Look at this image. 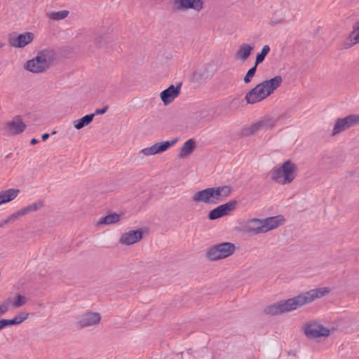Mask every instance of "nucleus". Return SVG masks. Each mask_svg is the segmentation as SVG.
I'll return each instance as SVG.
<instances>
[{"label": "nucleus", "instance_id": "24", "mask_svg": "<svg viewBox=\"0 0 359 359\" xmlns=\"http://www.w3.org/2000/svg\"><path fill=\"white\" fill-rule=\"evenodd\" d=\"M120 218H121L120 215H118L116 212H112V213H110V214L106 215L105 217H101L98 221V224L99 225H102V224L109 225V224H115V223H117L118 222H119Z\"/></svg>", "mask_w": 359, "mask_h": 359}, {"label": "nucleus", "instance_id": "5", "mask_svg": "<svg viewBox=\"0 0 359 359\" xmlns=\"http://www.w3.org/2000/svg\"><path fill=\"white\" fill-rule=\"evenodd\" d=\"M235 245L229 242H224L210 248L206 254V258L209 261H217L225 259L235 252Z\"/></svg>", "mask_w": 359, "mask_h": 359}, {"label": "nucleus", "instance_id": "23", "mask_svg": "<svg viewBox=\"0 0 359 359\" xmlns=\"http://www.w3.org/2000/svg\"><path fill=\"white\" fill-rule=\"evenodd\" d=\"M276 125V121L273 118H264L260 120L259 121L255 123V126L257 128V130H267Z\"/></svg>", "mask_w": 359, "mask_h": 359}, {"label": "nucleus", "instance_id": "42", "mask_svg": "<svg viewBox=\"0 0 359 359\" xmlns=\"http://www.w3.org/2000/svg\"><path fill=\"white\" fill-rule=\"evenodd\" d=\"M96 46L98 47V48H100L102 46V45L100 44V40L96 41Z\"/></svg>", "mask_w": 359, "mask_h": 359}, {"label": "nucleus", "instance_id": "8", "mask_svg": "<svg viewBox=\"0 0 359 359\" xmlns=\"http://www.w3.org/2000/svg\"><path fill=\"white\" fill-rule=\"evenodd\" d=\"M76 326L78 329L96 325L101 320V315L98 312L86 311L77 317Z\"/></svg>", "mask_w": 359, "mask_h": 359}, {"label": "nucleus", "instance_id": "30", "mask_svg": "<svg viewBox=\"0 0 359 359\" xmlns=\"http://www.w3.org/2000/svg\"><path fill=\"white\" fill-rule=\"evenodd\" d=\"M348 39L351 42V45L359 43V21L355 24L353 31L350 34Z\"/></svg>", "mask_w": 359, "mask_h": 359}, {"label": "nucleus", "instance_id": "26", "mask_svg": "<svg viewBox=\"0 0 359 359\" xmlns=\"http://www.w3.org/2000/svg\"><path fill=\"white\" fill-rule=\"evenodd\" d=\"M94 116L95 114H87L81 118L80 119L74 121V128L77 130L83 128L84 126L90 124L93 121Z\"/></svg>", "mask_w": 359, "mask_h": 359}, {"label": "nucleus", "instance_id": "17", "mask_svg": "<svg viewBox=\"0 0 359 359\" xmlns=\"http://www.w3.org/2000/svg\"><path fill=\"white\" fill-rule=\"evenodd\" d=\"M28 313L22 312L12 319H0V330L8 326L20 325L28 318Z\"/></svg>", "mask_w": 359, "mask_h": 359}, {"label": "nucleus", "instance_id": "41", "mask_svg": "<svg viewBox=\"0 0 359 359\" xmlns=\"http://www.w3.org/2000/svg\"><path fill=\"white\" fill-rule=\"evenodd\" d=\"M39 142V140L37 139H35V138H33L30 141V144L34 145V144H36Z\"/></svg>", "mask_w": 359, "mask_h": 359}, {"label": "nucleus", "instance_id": "32", "mask_svg": "<svg viewBox=\"0 0 359 359\" xmlns=\"http://www.w3.org/2000/svg\"><path fill=\"white\" fill-rule=\"evenodd\" d=\"M270 51V47L268 45H265L263 46L261 52L257 54L255 60V65H258L259 64L262 63L264 60L265 57L267 55V54Z\"/></svg>", "mask_w": 359, "mask_h": 359}, {"label": "nucleus", "instance_id": "33", "mask_svg": "<svg viewBox=\"0 0 359 359\" xmlns=\"http://www.w3.org/2000/svg\"><path fill=\"white\" fill-rule=\"evenodd\" d=\"M285 18L283 16L279 11H276L270 20V25L275 26L282 24L285 22Z\"/></svg>", "mask_w": 359, "mask_h": 359}, {"label": "nucleus", "instance_id": "36", "mask_svg": "<svg viewBox=\"0 0 359 359\" xmlns=\"http://www.w3.org/2000/svg\"><path fill=\"white\" fill-rule=\"evenodd\" d=\"M257 131L256 127L255 126V123L250 125V127L243 128L241 130V135L243 136H248L255 132Z\"/></svg>", "mask_w": 359, "mask_h": 359}, {"label": "nucleus", "instance_id": "3", "mask_svg": "<svg viewBox=\"0 0 359 359\" xmlns=\"http://www.w3.org/2000/svg\"><path fill=\"white\" fill-rule=\"evenodd\" d=\"M54 57L55 52L53 50H42L35 57L26 62L25 68L32 73L43 72L50 67Z\"/></svg>", "mask_w": 359, "mask_h": 359}, {"label": "nucleus", "instance_id": "31", "mask_svg": "<svg viewBox=\"0 0 359 359\" xmlns=\"http://www.w3.org/2000/svg\"><path fill=\"white\" fill-rule=\"evenodd\" d=\"M27 299L25 296L17 294L15 296L14 299L12 300L11 305L13 308L17 309L25 305L27 303Z\"/></svg>", "mask_w": 359, "mask_h": 359}, {"label": "nucleus", "instance_id": "16", "mask_svg": "<svg viewBox=\"0 0 359 359\" xmlns=\"http://www.w3.org/2000/svg\"><path fill=\"white\" fill-rule=\"evenodd\" d=\"M142 238V231L141 229L132 230L128 232L124 233L121 235L119 243L125 245H130L137 243Z\"/></svg>", "mask_w": 359, "mask_h": 359}, {"label": "nucleus", "instance_id": "13", "mask_svg": "<svg viewBox=\"0 0 359 359\" xmlns=\"http://www.w3.org/2000/svg\"><path fill=\"white\" fill-rule=\"evenodd\" d=\"M182 83L170 85L160 93V97L164 105L171 103L180 94Z\"/></svg>", "mask_w": 359, "mask_h": 359}, {"label": "nucleus", "instance_id": "37", "mask_svg": "<svg viewBox=\"0 0 359 359\" xmlns=\"http://www.w3.org/2000/svg\"><path fill=\"white\" fill-rule=\"evenodd\" d=\"M24 215L22 214L21 210L16 211L15 212L9 215L7 218L9 220V222H14L18 219L20 217H22Z\"/></svg>", "mask_w": 359, "mask_h": 359}, {"label": "nucleus", "instance_id": "20", "mask_svg": "<svg viewBox=\"0 0 359 359\" xmlns=\"http://www.w3.org/2000/svg\"><path fill=\"white\" fill-rule=\"evenodd\" d=\"M254 46L250 45L249 43H242L236 54V58L238 60L245 62L251 55Z\"/></svg>", "mask_w": 359, "mask_h": 359}, {"label": "nucleus", "instance_id": "40", "mask_svg": "<svg viewBox=\"0 0 359 359\" xmlns=\"http://www.w3.org/2000/svg\"><path fill=\"white\" fill-rule=\"evenodd\" d=\"M9 223V220L8 218H6L5 219H4L1 223H0V227H2L4 224H8Z\"/></svg>", "mask_w": 359, "mask_h": 359}, {"label": "nucleus", "instance_id": "2", "mask_svg": "<svg viewBox=\"0 0 359 359\" xmlns=\"http://www.w3.org/2000/svg\"><path fill=\"white\" fill-rule=\"evenodd\" d=\"M327 290L323 288H317L302 292L293 298L278 302L281 313L289 312L303 306L307 304L311 303L317 299L321 298L327 293Z\"/></svg>", "mask_w": 359, "mask_h": 359}, {"label": "nucleus", "instance_id": "11", "mask_svg": "<svg viewBox=\"0 0 359 359\" xmlns=\"http://www.w3.org/2000/svg\"><path fill=\"white\" fill-rule=\"evenodd\" d=\"M304 333L310 339H317L321 337H328L330 334V330L323 325L313 322L305 325Z\"/></svg>", "mask_w": 359, "mask_h": 359}, {"label": "nucleus", "instance_id": "1", "mask_svg": "<svg viewBox=\"0 0 359 359\" xmlns=\"http://www.w3.org/2000/svg\"><path fill=\"white\" fill-rule=\"evenodd\" d=\"M282 82L281 76H276L271 79L258 83L245 94V100L247 104H253L264 100L273 93Z\"/></svg>", "mask_w": 359, "mask_h": 359}, {"label": "nucleus", "instance_id": "34", "mask_svg": "<svg viewBox=\"0 0 359 359\" xmlns=\"http://www.w3.org/2000/svg\"><path fill=\"white\" fill-rule=\"evenodd\" d=\"M257 65H254L246 73L245 76L243 78V82L245 83H249L252 78L255 76L256 71H257Z\"/></svg>", "mask_w": 359, "mask_h": 359}, {"label": "nucleus", "instance_id": "27", "mask_svg": "<svg viewBox=\"0 0 359 359\" xmlns=\"http://www.w3.org/2000/svg\"><path fill=\"white\" fill-rule=\"evenodd\" d=\"M264 313L270 316H276L281 314L279 302L267 306L264 309Z\"/></svg>", "mask_w": 359, "mask_h": 359}, {"label": "nucleus", "instance_id": "35", "mask_svg": "<svg viewBox=\"0 0 359 359\" xmlns=\"http://www.w3.org/2000/svg\"><path fill=\"white\" fill-rule=\"evenodd\" d=\"M11 302L12 299L8 297L0 304V316H3L9 310Z\"/></svg>", "mask_w": 359, "mask_h": 359}, {"label": "nucleus", "instance_id": "9", "mask_svg": "<svg viewBox=\"0 0 359 359\" xmlns=\"http://www.w3.org/2000/svg\"><path fill=\"white\" fill-rule=\"evenodd\" d=\"M358 123V114H351L344 118H337L332 130V135H336Z\"/></svg>", "mask_w": 359, "mask_h": 359}, {"label": "nucleus", "instance_id": "19", "mask_svg": "<svg viewBox=\"0 0 359 359\" xmlns=\"http://www.w3.org/2000/svg\"><path fill=\"white\" fill-rule=\"evenodd\" d=\"M245 231L251 235H257L264 233L262 219H252L249 220L245 226Z\"/></svg>", "mask_w": 359, "mask_h": 359}, {"label": "nucleus", "instance_id": "15", "mask_svg": "<svg viewBox=\"0 0 359 359\" xmlns=\"http://www.w3.org/2000/svg\"><path fill=\"white\" fill-rule=\"evenodd\" d=\"M34 38V35L32 32H25L19 34L16 37L9 39V43L14 48H23L26 45L31 43Z\"/></svg>", "mask_w": 359, "mask_h": 359}, {"label": "nucleus", "instance_id": "4", "mask_svg": "<svg viewBox=\"0 0 359 359\" xmlns=\"http://www.w3.org/2000/svg\"><path fill=\"white\" fill-rule=\"evenodd\" d=\"M296 171V165L287 160L281 166L275 167L271 170V179L280 184H290L294 180Z\"/></svg>", "mask_w": 359, "mask_h": 359}, {"label": "nucleus", "instance_id": "39", "mask_svg": "<svg viewBox=\"0 0 359 359\" xmlns=\"http://www.w3.org/2000/svg\"><path fill=\"white\" fill-rule=\"evenodd\" d=\"M50 135L48 133H44L41 135V139L43 141H46V140L48 139Z\"/></svg>", "mask_w": 359, "mask_h": 359}, {"label": "nucleus", "instance_id": "29", "mask_svg": "<svg viewBox=\"0 0 359 359\" xmlns=\"http://www.w3.org/2000/svg\"><path fill=\"white\" fill-rule=\"evenodd\" d=\"M69 12L67 10L60 11L57 12H51L48 14V18L53 20H60L67 18Z\"/></svg>", "mask_w": 359, "mask_h": 359}, {"label": "nucleus", "instance_id": "10", "mask_svg": "<svg viewBox=\"0 0 359 359\" xmlns=\"http://www.w3.org/2000/svg\"><path fill=\"white\" fill-rule=\"evenodd\" d=\"M238 202L236 200H231L227 203L220 205L210 210L208 215L210 220H215L229 214L236 210Z\"/></svg>", "mask_w": 359, "mask_h": 359}, {"label": "nucleus", "instance_id": "25", "mask_svg": "<svg viewBox=\"0 0 359 359\" xmlns=\"http://www.w3.org/2000/svg\"><path fill=\"white\" fill-rule=\"evenodd\" d=\"M192 201L196 203H205L209 204V199L208 198V192L206 189L196 192L191 197Z\"/></svg>", "mask_w": 359, "mask_h": 359}, {"label": "nucleus", "instance_id": "7", "mask_svg": "<svg viewBox=\"0 0 359 359\" xmlns=\"http://www.w3.org/2000/svg\"><path fill=\"white\" fill-rule=\"evenodd\" d=\"M209 204H217L228 197L232 192L231 186L224 185L215 187L206 188Z\"/></svg>", "mask_w": 359, "mask_h": 359}, {"label": "nucleus", "instance_id": "21", "mask_svg": "<svg viewBox=\"0 0 359 359\" xmlns=\"http://www.w3.org/2000/svg\"><path fill=\"white\" fill-rule=\"evenodd\" d=\"M196 148V142L193 139L186 141L180 148V151L178 154L179 158H184L189 156L193 153Z\"/></svg>", "mask_w": 359, "mask_h": 359}, {"label": "nucleus", "instance_id": "18", "mask_svg": "<svg viewBox=\"0 0 359 359\" xmlns=\"http://www.w3.org/2000/svg\"><path fill=\"white\" fill-rule=\"evenodd\" d=\"M282 221H283V217L281 215L262 219L264 233L277 228L280 225Z\"/></svg>", "mask_w": 359, "mask_h": 359}, {"label": "nucleus", "instance_id": "43", "mask_svg": "<svg viewBox=\"0 0 359 359\" xmlns=\"http://www.w3.org/2000/svg\"><path fill=\"white\" fill-rule=\"evenodd\" d=\"M4 46V43H0V48H2Z\"/></svg>", "mask_w": 359, "mask_h": 359}, {"label": "nucleus", "instance_id": "14", "mask_svg": "<svg viewBox=\"0 0 359 359\" xmlns=\"http://www.w3.org/2000/svg\"><path fill=\"white\" fill-rule=\"evenodd\" d=\"M26 124L22 121L20 116H15L12 121L6 123V128L11 135L22 133L26 129Z\"/></svg>", "mask_w": 359, "mask_h": 359}, {"label": "nucleus", "instance_id": "28", "mask_svg": "<svg viewBox=\"0 0 359 359\" xmlns=\"http://www.w3.org/2000/svg\"><path fill=\"white\" fill-rule=\"evenodd\" d=\"M43 206V202L41 201H39L38 202L28 205L27 206H26L20 210H21L22 214L24 215H25L28 214L29 212H34V211L39 210Z\"/></svg>", "mask_w": 359, "mask_h": 359}, {"label": "nucleus", "instance_id": "6", "mask_svg": "<svg viewBox=\"0 0 359 359\" xmlns=\"http://www.w3.org/2000/svg\"><path fill=\"white\" fill-rule=\"evenodd\" d=\"M177 141V139H175L172 141H165L155 143L151 147L144 148L140 151V152L134 156V161H139L140 158H142L141 154L144 156H152L156 154H159L168 150L170 147L174 145Z\"/></svg>", "mask_w": 359, "mask_h": 359}, {"label": "nucleus", "instance_id": "38", "mask_svg": "<svg viewBox=\"0 0 359 359\" xmlns=\"http://www.w3.org/2000/svg\"><path fill=\"white\" fill-rule=\"evenodd\" d=\"M109 108V106L108 105H106L104 106L103 108L102 109H97L95 111V114H104L108 109Z\"/></svg>", "mask_w": 359, "mask_h": 359}, {"label": "nucleus", "instance_id": "12", "mask_svg": "<svg viewBox=\"0 0 359 359\" xmlns=\"http://www.w3.org/2000/svg\"><path fill=\"white\" fill-rule=\"evenodd\" d=\"M172 7L175 11L192 9L201 11L203 8V0H173Z\"/></svg>", "mask_w": 359, "mask_h": 359}, {"label": "nucleus", "instance_id": "22", "mask_svg": "<svg viewBox=\"0 0 359 359\" xmlns=\"http://www.w3.org/2000/svg\"><path fill=\"white\" fill-rule=\"evenodd\" d=\"M20 192L19 189H9L0 192V205L8 203L15 199Z\"/></svg>", "mask_w": 359, "mask_h": 359}]
</instances>
